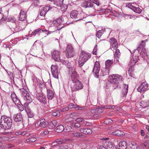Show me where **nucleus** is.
I'll list each match as a JSON object with an SVG mask.
<instances>
[{
  "label": "nucleus",
  "mask_w": 149,
  "mask_h": 149,
  "mask_svg": "<svg viewBox=\"0 0 149 149\" xmlns=\"http://www.w3.org/2000/svg\"><path fill=\"white\" fill-rule=\"evenodd\" d=\"M100 63L98 61H96L93 70V72L95 74V77L97 78L99 76H103L108 74L109 73V68H103L101 69L100 72Z\"/></svg>",
  "instance_id": "obj_1"
},
{
  "label": "nucleus",
  "mask_w": 149,
  "mask_h": 149,
  "mask_svg": "<svg viewBox=\"0 0 149 149\" xmlns=\"http://www.w3.org/2000/svg\"><path fill=\"white\" fill-rule=\"evenodd\" d=\"M1 127L5 130L10 129L12 125V121L11 118L5 116H1L0 120Z\"/></svg>",
  "instance_id": "obj_2"
},
{
  "label": "nucleus",
  "mask_w": 149,
  "mask_h": 149,
  "mask_svg": "<svg viewBox=\"0 0 149 149\" xmlns=\"http://www.w3.org/2000/svg\"><path fill=\"white\" fill-rule=\"evenodd\" d=\"M91 57L89 53L81 51L79 58V65L80 67L82 66L84 63Z\"/></svg>",
  "instance_id": "obj_3"
},
{
  "label": "nucleus",
  "mask_w": 149,
  "mask_h": 149,
  "mask_svg": "<svg viewBox=\"0 0 149 149\" xmlns=\"http://www.w3.org/2000/svg\"><path fill=\"white\" fill-rule=\"evenodd\" d=\"M109 82L113 84H115L116 87H118V83L122 81V76L117 74H113L109 76Z\"/></svg>",
  "instance_id": "obj_4"
},
{
  "label": "nucleus",
  "mask_w": 149,
  "mask_h": 149,
  "mask_svg": "<svg viewBox=\"0 0 149 149\" xmlns=\"http://www.w3.org/2000/svg\"><path fill=\"white\" fill-rule=\"evenodd\" d=\"M64 0H55L53 2V7L60 9L63 11H65L67 8V6L63 4Z\"/></svg>",
  "instance_id": "obj_5"
},
{
  "label": "nucleus",
  "mask_w": 149,
  "mask_h": 149,
  "mask_svg": "<svg viewBox=\"0 0 149 149\" xmlns=\"http://www.w3.org/2000/svg\"><path fill=\"white\" fill-rule=\"evenodd\" d=\"M109 138H102L100 139L101 140L103 141V142L104 143V146H99L98 149H114V147L111 143L106 141L108 140Z\"/></svg>",
  "instance_id": "obj_6"
},
{
  "label": "nucleus",
  "mask_w": 149,
  "mask_h": 149,
  "mask_svg": "<svg viewBox=\"0 0 149 149\" xmlns=\"http://www.w3.org/2000/svg\"><path fill=\"white\" fill-rule=\"evenodd\" d=\"M22 93V96L24 100L26 101L27 104L30 103L32 101L30 95L28 92L24 88L20 90Z\"/></svg>",
  "instance_id": "obj_7"
},
{
  "label": "nucleus",
  "mask_w": 149,
  "mask_h": 149,
  "mask_svg": "<svg viewBox=\"0 0 149 149\" xmlns=\"http://www.w3.org/2000/svg\"><path fill=\"white\" fill-rule=\"evenodd\" d=\"M52 8V7L50 6H46L45 7H42L38 15V17L41 19H44L45 18V15L46 13Z\"/></svg>",
  "instance_id": "obj_8"
},
{
  "label": "nucleus",
  "mask_w": 149,
  "mask_h": 149,
  "mask_svg": "<svg viewBox=\"0 0 149 149\" xmlns=\"http://www.w3.org/2000/svg\"><path fill=\"white\" fill-rule=\"evenodd\" d=\"M145 41H147V40L142 41V43L141 44L138 48L133 51L134 53L135 52H137L140 55H143V53L145 54L146 53V50L145 48V44H144Z\"/></svg>",
  "instance_id": "obj_9"
},
{
  "label": "nucleus",
  "mask_w": 149,
  "mask_h": 149,
  "mask_svg": "<svg viewBox=\"0 0 149 149\" xmlns=\"http://www.w3.org/2000/svg\"><path fill=\"white\" fill-rule=\"evenodd\" d=\"M65 52L66 56L68 58L73 57L74 55L73 48L71 45L67 46Z\"/></svg>",
  "instance_id": "obj_10"
},
{
  "label": "nucleus",
  "mask_w": 149,
  "mask_h": 149,
  "mask_svg": "<svg viewBox=\"0 0 149 149\" xmlns=\"http://www.w3.org/2000/svg\"><path fill=\"white\" fill-rule=\"evenodd\" d=\"M73 83H74V86L72 88V91H77L78 90L81 89L83 87V84L78 80H76L74 81H73Z\"/></svg>",
  "instance_id": "obj_11"
},
{
  "label": "nucleus",
  "mask_w": 149,
  "mask_h": 149,
  "mask_svg": "<svg viewBox=\"0 0 149 149\" xmlns=\"http://www.w3.org/2000/svg\"><path fill=\"white\" fill-rule=\"evenodd\" d=\"M48 123L45 119H42L38 121L35 125L36 127L45 128L47 125Z\"/></svg>",
  "instance_id": "obj_12"
},
{
  "label": "nucleus",
  "mask_w": 149,
  "mask_h": 149,
  "mask_svg": "<svg viewBox=\"0 0 149 149\" xmlns=\"http://www.w3.org/2000/svg\"><path fill=\"white\" fill-rule=\"evenodd\" d=\"M110 42L111 45L110 49L112 50L116 49L118 47V44L117 40L113 38H112L110 39Z\"/></svg>",
  "instance_id": "obj_13"
},
{
  "label": "nucleus",
  "mask_w": 149,
  "mask_h": 149,
  "mask_svg": "<svg viewBox=\"0 0 149 149\" xmlns=\"http://www.w3.org/2000/svg\"><path fill=\"white\" fill-rule=\"evenodd\" d=\"M139 59V57L138 56H133L132 58H131L129 64L130 67L129 68V72L132 71V67L135 65L136 63L137 62Z\"/></svg>",
  "instance_id": "obj_14"
},
{
  "label": "nucleus",
  "mask_w": 149,
  "mask_h": 149,
  "mask_svg": "<svg viewBox=\"0 0 149 149\" xmlns=\"http://www.w3.org/2000/svg\"><path fill=\"white\" fill-rule=\"evenodd\" d=\"M52 74L54 77L58 79V73L57 66L56 65H52L51 67Z\"/></svg>",
  "instance_id": "obj_15"
},
{
  "label": "nucleus",
  "mask_w": 149,
  "mask_h": 149,
  "mask_svg": "<svg viewBox=\"0 0 149 149\" xmlns=\"http://www.w3.org/2000/svg\"><path fill=\"white\" fill-rule=\"evenodd\" d=\"M148 84L144 82L141 83L140 86L138 88L137 90L138 92H142L146 91L148 87Z\"/></svg>",
  "instance_id": "obj_16"
},
{
  "label": "nucleus",
  "mask_w": 149,
  "mask_h": 149,
  "mask_svg": "<svg viewBox=\"0 0 149 149\" xmlns=\"http://www.w3.org/2000/svg\"><path fill=\"white\" fill-rule=\"evenodd\" d=\"M37 99L41 103L44 104L46 103L47 99L45 95L43 94H38L37 95Z\"/></svg>",
  "instance_id": "obj_17"
},
{
  "label": "nucleus",
  "mask_w": 149,
  "mask_h": 149,
  "mask_svg": "<svg viewBox=\"0 0 149 149\" xmlns=\"http://www.w3.org/2000/svg\"><path fill=\"white\" fill-rule=\"evenodd\" d=\"M26 12L23 10H21L19 16V19L21 21H24L26 19Z\"/></svg>",
  "instance_id": "obj_18"
},
{
  "label": "nucleus",
  "mask_w": 149,
  "mask_h": 149,
  "mask_svg": "<svg viewBox=\"0 0 149 149\" xmlns=\"http://www.w3.org/2000/svg\"><path fill=\"white\" fill-rule=\"evenodd\" d=\"M52 58L56 61H59L60 60V52L57 50H55L52 53Z\"/></svg>",
  "instance_id": "obj_19"
},
{
  "label": "nucleus",
  "mask_w": 149,
  "mask_h": 149,
  "mask_svg": "<svg viewBox=\"0 0 149 149\" xmlns=\"http://www.w3.org/2000/svg\"><path fill=\"white\" fill-rule=\"evenodd\" d=\"M47 32L48 33H47V35H48L49 34L53 32L54 31L51 32L49 31L46 29H45L44 30H43L40 29H38L32 32V34L34 36H35L36 34H38L41 32Z\"/></svg>",
  "instance_id": "obj_20"
},
{
  "label": "nucleus",
  "mask_w": 149,
  "mask_h": 149,
  "mask_svg": "<svg viewBox=\"0 0 149 149\" xmlns=\"http://www.w3.org/2000/svg\"><path fill=\"white\" fill-rule=\"evenodd\" d=\"M13 119L16 122H20L22 121V115L20 113L15 114L13 116Z\"/></svg>",
  "instance_id": "obj_21"
},
{
  "label": "nucleus",
  "mask_w": 149,
  "mask_h": 149,
  "mask_svg": "<svg viewBox=\"0 0 149 149\" xmlns=\"http://www.w3.org/2000/svg\"><path fill=\"white\" fill-rule=\"evenodd\" d=\"M127 6L132 9L134 12L136 13H140L142 11L140 9L139 7H135L133 6L131 4H128L127 5Z\"/></svg>",
  "instance_id": "obj_22"
},
{
  "label": "nucleus",
  "mask_w": 149,
  "mask_h": 149,
  "mask_svg": "<svg viewBox=\"0 0 149 149\" xmlns=\"http://www.w3.org/2000/svg\"><path fill=\"white\" fill-rule=\"evenodd\" d=\"M115 50H116L114 55V61H116V63H118L119 62L118 60L119 58V56L120 55V53L119 49H116Z\"/></svg>",
  "instance_id": "obj_23"
},
{
  "label": "nucleus",
  "mask_w": 149,
  "mask_h": 149,
  "mask_svg": "<svg viewBox=\"0 0 149 149\" xmlns=\"http://www.w3.org/2000/svg\"><path fill=\"white\" fill-rule=\"evenodd\" d=\"M80 132L84 134H90L92 133V130L90 129L89 128H81L80 130Z\"/></svg>",
  "instance_id": "obj_24"
},
{
  "label": "nucleus",
  "mask_w": 149,
  "mask_h": 149,
  "mask_svg": "<svg viewBox=\"0 0 149 149\" xmlns=\"http://www.w3.org/2000/svg\"><path fill=\"white\" fill-rule=\"evenodd\" d=\"M78 75L77 72L74 70L72 71L71 75V79L72 81H74L76 80H78Z\"/></svg>",
  "instance_id": "obj_25"
},
{
  "label": "nucleus",
  "mask_w": 149,
  "mask_h": 149,
  "mask_svg": "<svg viewBox=\"0 0 149 149\" xmlns=\"http://www.w3.org/2000/svg\"><path fill=\"white\" fill-rule=\"evenodd\" d=\"M11 97L12 100L15 104H18L19 103V100L18 99L14 93H13L11 94Z\"/></svg>",
  "instance_id": "obj_26"
},
{
  "label": "nucleus",
  "mask_w": 149,
  "mask_h": 149,
  "mask_svg": "<svg viewBox=\"0 0 149 149\" xmlns=\"http://www.w3.org/2000/svg\"><path fill=\"white\" fill-rule=\"evenodd\" d=\"M78 12L76 10L72 11L70 13V16L71 18L77 19Z\"/></svg>",
  "instance_id": "obj_27"
},
{
  "label": "nucleus",
  "mask_w": 149,
  "mask_h": 149,
  "mask_svg": "<svg viewBox=\"0 0 149 149\" xmlns=\"http://www.w3.org/2000/svg\"><path fill=\"white\" fill-rule=\"evenodd\" d=\"M119 149H127V144L125 141H122L119 143Z\"/></svg>",
  "instance_id": "obj_28"
},
{
  "label": "nucleus",
  "mask_w": 149,
  "mask_h": 149,
  "mask_svg": "<svg viewBox=\"0 0 149 149\" xmlns=\"http://www.w3.org/2000/svg\"><path fill=\"white\" fill-rule=\"evenodd\" d=\"M128 90V85L127 84H124L123 85L122 89V93L123 97L125 96L127 93Z\"/></svg>",
  "instance_id": "obj_29"
},
{
  "label": "nucleus",
  "mask_w": 149,
  "mask_h": 149,
  "mask_svg": "<svg viewBox=\"0 0 149 149\" xmlns=\"http://www.w3.org/2000/svg\"><path fill=\"white\" fill-rule=\"evenodd\" d=\"M103 111L102 109L100 108L92 109L90 111V112L92 113H101L103 112Z\"/></svg>",
  "instance_id": "obj_30"
},
{
  "label": "nucleus",
  "mask_w": 149,
  "mask_h": 149,
  "mask_svg": "<svg viewBox=\"0 0 149 149\" xmlns=\"http://www.w3.org/2000/svg\"><path fill=\"white\" fill-rule=\"evenodd\" d=\"M82 6L85 8H91L93 7V4L91 2L85 1L83 3Z\"/></svg>",
  "instance_id": "obj_31"
},
{
  "label": "nucleus",
  "mask_w": 149,
  "mask_h": 149,
  "mask_svg": "<svg viewBox=\"0 0 149 149\" xmlns=\"http://www.w3.org/2000/svg\"><path fill=\"white\" fill-rule=\"evenodd\" d=\"M26 107H25V110L27 113L28 117L29 118H32L34 116L33 113L30 109L27 108Z\"/></svg>",
  "instance_id": "obj_32"
},
{
  "label": "nucleus",
  "mask_w": 149,
  "mask_h": 149,
  "mask_svg": "<svg viewBox=\"0 0 149 149\" xmlns=\"http://www.w3.org/2000/svg\"><path fill=\"white\" fill-rule=\"evenodd\" d=\"M47 97L49 100H51L54 97V93L52 91L47 90Z\"/></svg>",
  "instance_id": "obj_33"
},
{
  "label": "nucleus",
  "mask_w": 149,
  "mask_h": 149,
  "mask_svg": "<svg viewBox=\"0 0 149 149\" xmlns=\"http://www.w3.org/2000/svg\"><path fill=\"white\" fill-rule=\"evenodd\" d=\"M139 105L142 108H145L149 106V102H147L146 101H141L140 102Z\"/></svg>",
  "instance_id": "obj_34"
},
{
  "label": "nucleus",
  "mask_w": 149,
  "mask_h": 149,
  "mask_svg": "<svg viewBox=\"0 0 149 149\" xmlns=\"http://www.w3.org/2000/svg\"><path fill=\"white\" fill-rule=\"evenodd\" d=\"M57 123V121L56 120L52 121L49 124V127L50 129L54 128L56 125Z\"/></svg>",
  "instance_id": "obj_35"
},
{
  "label": "nucleus",
  "mask_w": 149,
  "mask_h": 149,
  "mask_svg": "<svg viewBox=\"0 0 149 149\" xmlns=\"http://www.w3.org/2000/svg\"><path fill=\"white\" fill-rule=\"evenodd\" d=\"M64 127L62 125H60L58 126L56 129V131L57 132H61L63 131L64 130V132H67L64 129Z\"/></svg>",
  "instance_id": "obj_36"
},
{
  "label": "nucleus",
  "mask_w": 149,
  "mask_h": 149,
  "mask_svg": "<svg viewBox=\"0 0 149 149\" xmlns=\"http://www.w3.org/2000/svg\"><path fill=\"white\" fill-rule=\"evenodd\" d=\"M7 20L8 22H10L15 24L17 22L16 18L13 16H9Z\"/></svg>",
  "instance_id": "obj_37"
},
{
  "label": "nucleus",
  "mask_w": 149,
  "mask_h": 149,
  "mask_svg": "<svg viewBox=\"0 0 149 149\" xmlns=\"http://www.w3.org/2000/svg\"><path fill=\"white\" fill-rule=\"evenodd\" d=\"M87 16L85 13L83 12H81L80 14L78 15L77 19V20H82L85 18Z\"/></svg>",
  "instance_id": "obj_38"
},
{
  "label": "nucleus",
  "mask_w": 149,
  "mask_h": 149,
  "mask_svg": "<svg viewBox=\"0 0 149 149\" xmlns=\"http://www.w3.org/2000/svg\"><path fill=\"white\" fill-rule=\"evenodd\" d=\"M112 134L114 135L119 136L123 135V132L119 130H116L112 132Z\"/></svg>",
  "instance_id": "obj_39"
},
{
  "label": "nucleus",
  "mask_w": 149,
  "mask_h": 149,
  "mask_svg": "<svg viewBox=\"0 0 149 149\" xmlns=\"http://www.w3.org/2000/svg\"><path fill=\"white\" fill-rule=\"evenodd\" d=\"M61 20V22L62 23V25H65L67 23L68 20V18L66 16H63L60 17Z\"/></svg>",
  "instance_id": "obj_40"
},
{
  "label": "nucleus",
  "mask_w": 149,
  "mask_h": 149,
  "mask_svg": "<svg viewBox=\"0 0 149 149\" xmlns=\"http://www.w3.org/2000/svg\"><path fill=\"white\" fill-rule=\"evenodd\" d=\"M83 135L82 134L78 132H74L71 134V136L72 137H82Z\"/></svg>",
  "instance_id": "obj_41"
},
{
  "label": "nucleus",
  "mask_w": 149,
  "mask_h": 149,
  "mask_svg": "<svg viewBox=\"0 0 149 149\" xmlns=\"http://www.w3.org/2000/svg\"><path fill=\"white\" fill-rule=\"evenodd\" d=\"M113 62V60H108L105 61L106 68H109V67L111 65Z\"/></svg>",
  "instance_id": "obj_42"
},
{
  "label": "nucleus",
  "mask_w": 149,
  "mask_h": 149,
  "mask_svg": "<svg viewBox=\"0 0 149 149\" xmlns=\"http://www.w3.org/2000/svg\"><path fill=\"white\" fill-rule=\"evenodd\" d=\"M36 139L33 136H31L30 138L26 140V142L27 143L34 142L36 141Z\"/></svg>",
  "instance_id": "obj_43"
},
{
  "label": "nucleus",
  "mask_w": 149,
  "mask_h": 149,
  "mask_svg": "<svg viewBox=\"0 0 149 149\" xmlns=\"http://www.w3.org/2000/svg\"><path fill=\"white\" fill-rule=\"evenodd\" d=\"M18 107L19 110L21 111H22L24 110V107L23 105L21 104L20 100L19 101V103L18 104H15Z\"/></svg>",
  "instance_id": "obj_44"
},
{
  "label": "nucleus",
  "mask_w": 149,
  "mask_h": 149,
  "mask_svg": "<svg viewBox=\"0 0 149 149\" xmlns=\"http://www.w3.org/2000/svg\"><path fill=\"white\" fill-rule=\"evenodd\" d=\"M104 31V30L102 29L101 30H99L97 32L96 35L98 38H100L102 35Z\"/></svg>",
  "instance_id": "obj_45"
},
{
  "label": "nucleus",
  "mask_w": 149,
  "mask_h": 149,
  "mask_svg": "<svg viewBox=\"0 0 149 149\" xmlns=\"http://www.w3.org/2000/svg\"><path fill=\"white\" fill-rule=\"evenodd\" d=\"M71 124L72 127L75 128L79 127L81 125L80 123H71Z\"/></svg>",
  "instance_id": "obj_46"
},
{
  "label": "nucleus",
  "mask_w": 149,
  "mask_h": 149,
  "mask_svg": "<svg viewBox=\"0 0 149 149\" xmlns=\"http://www.w3.org/2000/svg\"><path fill=\"white\" fill-rule=\"evenodd\" d=\"M60 113L61 112L60 110H58L56 111H54L52 113V115L54 116H58L60 115Z\"/></svg>",
  "instance_id": "obj_47"
},
{
  "label": "nucleus",
  "mask_w": 149,
  "mask_h": 149,
  "mask_svg": "<svg viewBox=\"0 0 149 149\" xmlns=\"http://www.w3.org/2000/svg\"><path fill=\"white\" fill-rule=\"evenodd\" d=\"M129 149H140V148L139 146L135 144L134 145L132 144Z\"/></svg>",
  "instance_id": "obj_48"
},
{
  "label": "nucleus",
  "mask_w": 149,
  "mask_h": 149,
  "mask_svg": "<svg viewBox=\"0 0 149 149\" xmlns=\"http://www.w3.org/2000/svg\"><path fill=\"white\" fill-rule=\"evenodd\" d=\"M113 121L110 118H107L104 121V123L106 124H109L112 123Z\"/></svg>",
  "instance_id": "obj_49"
},
{
  "label": "nucleus",
  "mask_w": 149,
  "mask_h": 149,
  "mask_svg": "<svg viewBox=\"0 0 149 149\" xmlns=\"http://www.w3.org/2000/svg\"><path fill=\"white\" fill-rule=\"evenodd\" d=\"M77 115V114L75 113H73L70 114V118H72L73 120L76 119L75 117Z\"/></svg>",
  "instance_id": "obj_50"
},
{
  "label": "nucleus",
  "mask_w": 149,
  "mask_h": 149,
  "mask_svg": "<svg viewBox=\"0 0 149 149\" xmlns=\"http://www.w3.org/2000/svg\"><path fill=\"white\" fill-rule=\"evenodd\" d=\"M142 146H143V148L144 147L145 148H147L149 147V144L147 142H145L142 145Z\"/></svg>",
  "instance_id": "obj_51"
},
{
  "label": "nucleus",
  "mask_w": 149,
  "mask_h": 149,
  "mask_svg": "<svg viewBox=\"0 0 149 149\" xmlns=\"http://www.w3.org/2000/svg\"><path fill=\"white\" fill-rule=\"evenodd\" d=\"M38 85H39V86L42 88L44 86V84L43 82L42 81H39V82L38 83Z\"/></svg>",
  "instance_id": "obj_52"
},
{
  "label": "nucleus",
  "mask_w": 149,
  "mask_h": 149,
  "mask_svg": "<svg viewBox=\"0 0 149 149\" xmlns=\"http://www.w3.org/2000/svg\"><path fill=\"white\" fill-rule=\"evenodd\" d=\"M57 21H56V19L55 20H54L52 22V23L51 24V25L52 26H57Z\"/></svg>",
  "instance_id": "obj_53"
},
{
  "label": "nucleus",
  "mask_w": 149,
  "mask_h": 149,
  "mask_svg": "<svg viewBox=\"0 0 149 149\" xmlns=\"http://www.w3.org/2000/svg\"><path fill=\"white\" fill-rule=\"evenodd\" d=\"M69 110V108L68 107H62L60 110V112H63Z\"/></svg>",
  "instance_id": "obj_54"
},
{
  "label": "nucleus",
  "mask_w": 149,
  "mask_h": 149,
  "mask_svg": "<svg viewBox=\"0 0 149 149\" xmlns=\"http://www.w3.org/2000/svg\"><path fill=\"white\" fill-rule=\"evenodd\" d=\"M114 106H105L103 107V108L105 109H113L114 108Z\"/></svg>",
  "instance_id": "obj_55"
},
{
  "label": "nucleus",
  "mask_w": 149,
  "mask_h": 149,
  "mask_svg": "<svg viewBox=\"0 0 149 149\" xmlns=\"http://www.w3.org/2000/svg\"><path fill=\"white\" fill-rule=\"evenodd\" d=\"M97 51V45H96L94 48L93 51V54L94 55H96Z\"/></svg>",
  "instance_id": "obj_56"
},
{
  "label": "nucleus",
  "mask_w": 149,
  "mask_h": 149,
  "mask_svg": "<svg viewBox=\"0 0 149 149\" xmlns=\"http://www.w3.org/2000/svg\"><path fill=\"white\" fill-rule=\"evenodd\" d=\"M3 47L6 48H10L11 47L8 43H6L5 44L3 45Z\"/></svg>",
  "instance_id": "obj_57"
},
{
  "label": "nucleus",
  "mask_w": 149,
  "mask_h": 149,
  "mask_svg": "<svg viewBox=\"0 0 149 149\" xmlns=\"http://www.w3.org/2000/svg\"><path fill=\"white\" fill-rule=\"evenodd\" d=\"M56 144H62L63 143V141L60 139H58L56 141Z\"/></svg>",
  "instance_id": "obj_58"
},
{
  "label": "nucleus",
  "mask_w": 149,
  "mask_h": 149,
  "mask_svg": "<svg viewBox=\"0 0 149 149\" xmlns=\"http://www.w3.org/2000/svg\"><path fill=\"white\" fill-rule=\"evenodd\" d=\"M8 140V139L7 137H0V141H6Z\"/></svg>",
  "instance_id": "obj_59"
},
{
  "label": "nucleus",
  "mask_w": 149,
  "mask_h": 149,
  "mask_svg": "<svg viewBox=\"0 0 149 149\" xmlns=\"http://www.w3.org/2000/svg\"><path fill=\"white\" fill-rule=\"evenodd\" d=\"M84 124L85 125L88 126H91L92 125V123L90 122H87V121L84 122Z\"/></svg>",
  "instance_id": "obj_60"
},
{
  "label": "nucleus",
  "mask_w": 149,
  "mask_h": 149,
  "mask_svg": "<svg viewBox=\"0 0 149 149\" xmlns=\"http://www.w3.org/2000/svg\"><path fill=\"white\" fill-rule=\"evenodd\" d=\"M14 145L9 143H8L7 144V147L8 148H10L12 147H14Z\"/></svg>",
  "instance_id": "obj_61"
},
{
  "label": "nucleus",
  "mask_w": 149,
  "mask_h": 149,
  "mask_svg": "<svg viewBox=\"0 0 149 149\" xmlns=\"http://www.w3.org/2000/svg\"><path fill=\"white\" fill-rule=\"evenodd\" d=\"M56 21H57V23L58 24H62V23L61 22V20H62L61 19L60 17L58 19H56Z\"/></svg>",
  "instance_id": "obj_62"
},
{
  "label": "nucleus",
  "mask_w": 149,
  "mask_h": 149,
  "mask_svg": "<svg viewBox=\"0 0 149 149\" xmlns=\"http://www.w3.org/2000/svg\"><path fill=\"white\" fill-rule=\"evenodd\" d=\"M76 121L77 122H81L83 120V119L82 118H76L75 119Z\"/></svg>",
  "instance_id": "obj_63"
},
{
  "label": "nucleus",
  "mask_w": 149,
  "mask_h": 149,
  "mask_svg": "<svg viewBox=\"0 0 149 149\" xmlns=\"http://www.w3.org/2000/svg\"><path fill=\"white\" fill-rule=\"evenodd\" d=\"M67 147L66 146H61L59 147L58 149H67Z\"/></svg>",
  "instance_id": "obj_64"
}]
</instances>
